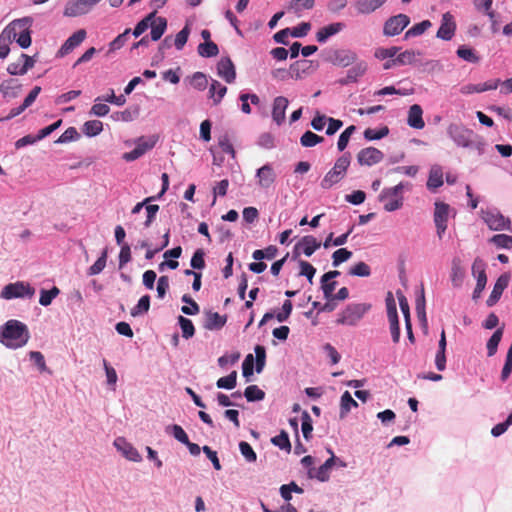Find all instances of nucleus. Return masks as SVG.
<instances>
[{
  "label": "nucleus",
  "mask_w": 512,
  "mask_h": 512,
  "mask_svg": "<svg viewBox=\"0 0 512 512\" xmlns=\"http://www.w3.org/2000/svg\"><path fill=\"white\" fill-rule=\"evenodd\" d=\"M30 332L26 324L19 320H8L0 326V343L10 349H18L27 344Z\"/></svg>",
  "instance_id": "nucleus-1"
},
{
  "label": "nucleus",
  "mask_w": 512,
  "mask_h": 512,
  "mask_svg": "<svg viewBox=\"0 0 512 512\" xmlns=\"http://www.w3.org/2000/svg\"><path fill=\"white\" fill-rule=\"evenodd\" d=\"M32 19L24 17L12 21L4 30L5 36L11 41H16L21 48H28L31 45Z\"/></svg>",
  "instance_id": "nucleus-2"
},
{
  "label": "nucleus",
  "mask_w": 512,
  "mask_h": 512,
  "mask_svg": "<svg viewBox=\"0 0 512 512\" xmlns=\"http://www.w3.org/2000/svg\"><path fill=\"white\" fill-rule=\"evenodd\" d=\"M369 303H351L347 305L340 313L336 323L339 325L356 326L371 310Z\"/></svg>",
  "instance_id": "nucleus-3"
},
{
  "label": "nucleus",
  "mask_w": 512,
  "mask_h": 512,
  "mask_svg": "<svg viewBox=\"0 0 512 512\" xmlns=\"http://www.w3.org/2000/svg\"><path fill=\"white\" fill-rule=\"evenodd\" d=\"M350 163V153H344L336 160L334 166L326 173L321 181V187L323 189H330L332 186L339 183L345 177Z\"/></svg>",
  "instance_id": "nucleus-4"
},
{
  "label": "nucleus",
  "mask_w": 512,
  "mask_h": 512,
  "mask_svg": "<svg viewBox=\"0 0 512 512\" xmlns=\"http://www.w3.org/2000/svg\"><path fill=\"white\" fill-rule=\"evenodd\" d=\"M35 293V289L31 287L28 283L18 281L15 283H10L6 285L1 291V297L4 299H13V298H24L33 297Z\"/></svg>",
  "instance_id": "nucleus-5"
},
{
  "label": "nucleus",
  "mask_w": 512,
  "mask_h": 512,
  "mask_svg": "<svg viewBox=\"0 0 512 512\" xmlns=\"http://www.w3.org/2000/svg\"><path fill=\"white\" fill-rule=\"evenodd\" d=\"M472 274L476 277V286L473 291V299H478L487 283L486 263L479 257L472 264Z\"/></svg>",
  "instance_id": "nucleus-6"
},
{
  "label": "nucleus",
  "mask_w": 512,
  "mask_h": 512,
  "mask_svg": "<svg viewBox=\"0 0 512 512\" xmlns=\"http://www.w3.org/2000/svg\"><path fill=\"white\" fill-rule=\"evenodd\" d=\"M410 23L406 14H398L386 20L383 27V34L388 37L399 35Z\"/></svg>",
  "instance_id": "nucleus-7"
},
{
  "label": "nucleus",
  "mask_w": 512,
  "mask_h": 512,
  "mask_svg": "<svg viewBox=\"0 0 512 512\" xmlns=\"http://www.w3.org/2000/svg\"><path fill=\"white\" fill-rule=\"evenodd\" d=\"M484 222L488 225L491 230L501 231L508 230L512 231L511 221L498 211H486L483 212L482 216Z\"/></svg>",
  "instance_id": "nucleus-8"
},
{
  "label": "nucleus",
  "mask_w": 512,
  "mask_h": 512,
  "mask_svg": "<svg viewBox=\"0 0 512 512\" xmlns=\"http://www.w3.org/2000/svg\"><path fill=\"white\" fill-rule=\"evenodd\" d=\"M434 209V223L438 237L441 239L447 229V223L449 219L450 206L444 202H435Z\"/></svg>",
  "instance_id": "nucleus-9"
},
{
  "label": "nucleus",
  "mask_w": 512,
  "mask_h": 512,
  "mask_svg": "<svg viewBox=\"0 0 512 512\" xmlns=\"http://www.w3.org/2000/svg\"><path fill=\"white\" fill-rule=\"evenodd\" d=\"M100 0H71L65 5L64 15L77 17L88 13Z\"/></svg>",
  "instance_id": "nucleus-10"
},
{
  "label": "nucleus",
  "mask_w": 512,
  "mask_h": 512,
  "mask_svg": "<svg viewBox=\"0 0 512 512\" xmlns=\"http://www.w3.org/2000/svg\"><path fill=\"white\" fill-rule=\"evenodd\" d=\"M448 133L458 146L469 147L473 143V131L462 125L451 124Z\"/></svg>",
  "instance_id": "nucleus-11"
},
{
  "label": "nucleus",
  "mask_w": 512,
  "mask_h": 512,
  "mask_svg": "<svg viewBox=\"0 0 512 512\" xmlns=\"http://www.w3.org/2000/svg\"><path fill=\"white\" fill-rule=\"evenodd\" d=\"M384 158L382 151L375 147L361 149L357 154V161L361 166H372L381 162Z\"/></svg>",
  "instance_id": "nucleus-12"
},
{
  "label": "nucleus",
  "mask_w": 512,
  "mask_h": 512,
  "mask_svg": "<svg viewBox=\"0 0 512 512\" xmlns=\"http://www.w3.org/2000/svg\"><path fill=\"white\" fill-rule=\"evenodd\" d=\"M455 31L456 23L454 17L449 12L444 13L436 36L442 40L449 41L453 38Z\"/></svg>",
  "instance_id": "nucleus-13"
},
{
  "label": "nucleus",
  "mask_w": 512,
  "mask_h": 512,
  "mask_svg": "<svg viewBox=\"0 0 512 512\" xmlns=\"http://www.w3.org/2000/svg\"><path fill=\"white\" fill-rule=\"evenodd\" d=\"M321 243L312 235L304 236L294 247V253L299 255L302 252L310 257L319 247Z\"/></svg>",
  "instance_id": "nucleus-14"
},
{
  "label": "nucleus",
  "mask_w": 512,
  "mask_h": 512,
  "mask_svg": "<svg viewBox=\"0 0 512 512\" xmlns=\"http://www.w3.org/2000/svg\"><path fill=\"white\" fill-rule=\"evenodd\" d=\"M86 38V31L80 29L74 32L61 46L58 51V56L63 57L78 47Z\"/></svg>",
  "instance_id": "nucleus-15"
},
{
  "label": "nucleus",
  "mask_w": 512,
  "mask_h": 512,
  "mask_svg": "<svg viewBox=\"0 0 512 512\" xmlns=\"http://www.w3.org/2000/svg\"><path fill=\"white\" fill-rule=\"evenodd\" d=\"M114 446L120 451L123 456L133 462H140L142 460L141 455L130 443L123 437H118L114 441Z\"/></svg>",
  "instance_id": "nucleus-16"
},
{
  "label": "nucleus",
  "mask_w": 512,
  "mask_h": 512,
  "mask_svg": "<svg viewBox=\"0 0 512 512\" xmlns=\"http://www.w3.org/2000/svg\"><path fill=\"white\" fill-rule=\"evenodd\" d=\"M256 178L258 180V185L261 188H270L276 180V174L272 165L265 164L264 166L259 168L256 172Z\"/></svg>",
  "instance_id": "nucleus-17"
},
{
  "label": "nucleus",
  "mask_w": 512,
  "mask_h": 512,
  "mask_svg": "<svg viewBox=\"0 0 512 512\" xmlns=\"http://www.w3.org/2000/svg\"><path fill=\"white\" fill-rule=\"evenodd\" d=\"M218 75L227 83H233L236 79V71L229 57L221 58L217 64Z\"/></svg>",
  "instance_id": "nucleus-18"
},
{
  "label": "nucleus",
  "mask_w": 512,
  "mask_h": 512,
  "mask_svg": "<svg viewBox=\"0 0 512 512\" xmlns=\"http://www.w3.org/2000/svg\"><path fill=\"white\" fill-rule=\"evenodd\" d=\"M354 65L347 71L346 78L341 80L342 84L357 82L368 70V64L364 60L353 63Z\"/></svg>",
  "instance_id": "nucleus-19"
},
{
  "label": "nucleus",
  "mask_w": 512,
  "mask_h": 512,
  "mask_svg": "<svg viewBox=\"0 0 512 512\" xmlns=\"http://www.w3.org/2000/svg\"><path fill=\"white\" fill-rule=\"evenodd\" d=\"M509 283V276L507 274H502L494 284L493 290L488 297L486 304L489 307L494 306L498 300L500 299L503 291L508 286Z\"/></svg>",
  "instance_id": "nucleus-20"
},
{
  "label": "nucleus",
  "mask_w": 512,
  "mask_h": 512,
  "mask_svg": "<svg viewBox=\"0 0 512 512\" xmlns=\"http://www.w3.org/2000/svg\"><path fill=\"white\" fill-rule=\"evenodd\" d=\"M289 101L286 97L278 96L274 99L272 108V118L277 125H281L285 121V112Z\"/></svg>",
  "instance_id": "nucleus-21"
},
{
  "label": "nucleus",
  "mask_w": 512,
  "mask_h": 512,
  "mask_svg": "<svg viewBox=\"0 0 512 512\" xmlns=\"http://www.w3.org/2000/svg\"><path fill=\"white\" fill-rule=\"evenodd\" d=\"M358 60V56L354 51L351 50H335L332 56V62L335 65L347 67Z\"/></svg>",
  "instance_id": "nucleus-22"
},
{
  "label": "nucleus",
  "mask_w": 512,
  "mask_h": 512,
  "mask_svg": "<svg viewBox=\"0 0 512 512\" xmlns=\"http://www.w3.org/2000/svg\"><path fill=\"white\" fill-rule=\"evenodd\" d=\"M397 297H398L400 309H401L404 319H405V326H406V330H407L408 339L411 342H414L415 338H414V334L412 331V325H411V321H410V308H409L408 300L405 297V295L400 291L397 292Z\"/></svg>",
  "instance_id": "nucleus-23"
},
{
  "label": "nucleus",
  "mask_w": 512,
  "mask_h": 512,
  "mask_svg": "<svg viewBox=\"0 0 512 512\" xmlns=\"http://www.w3.org/2000/svg\"><path fill=\"white\" fill-rule=\"evenodd\" d=\"M407 124L414 129H423L425 122L423 120V110L420 105L410 106L407 117Z\"/></svg>",
  "instance_id": "nucleus-24"
},
{
  "label": "nucleus",
  "mask_w": 512,
  "mask_h": 512,
  "mask_svg": "<svg viewBox=\"0 0 512 512\" xmlns=\"http://www.w3.org/2000/svg\"><path fill=\"white\" fill-rule=\"evenodd\" d=\"M344 27V23L341 22L332 23L327 26H324L321 29H319L318 32L316 33V40L319 43H325L329 37L339 33L344 29Z\"/></svg>",
  "instance_id": "nucleus-25"
},
{
  "label": "nucleus",
  "mask_w": 512,
  "mask_h": 512,
  "mask_svg": "<svg viewBox=\"0 0 512 512\" xmlns=\"http://www.w3.org/2000/svg\"><path fill=\"white\" fill-rule=\"evenodd\" d=\"M387 0H357L355 8L359 14H370L382 7Z\"/></svg>",
  "instance_id": "nucleus-26"
},
{
  "label": "nucleus",
  "mask_w": 512,
  "mask_h": 512,
  "mask_svg": "<svg viewBox=\"0 0 512 512\" xmlns=\"http://www.w3.org/2000/svg\"><path fill=\"white\" fill-rule=\"evenodd\" d=\"M149 27H151V39L153 41H158L166 31L167 20L164 17L155 16L154 19L150 21Z\"/></svg>",
  "instance_id": "nucleus-27"
},
{
  "label": "nucleus",
  "mask_w": 512,
  "mask_h": 512,
  "mask_svg": "<svg viewBox=\"0 0 512 512\" xmlns=\"http://www.w3.org/2000/svg\"><path fill=\"white\" fill-rule=\"evenodd\" d=\"M425 290L423 284L420 287V290L417 294L416 301H415V310L417 317L419 321L426 326L427 325V317H426V311H425Z\"/></svg>",
  "instance_id": "nucleus-28"
},
{
  "label": "nucleus",
  "mask_w": 512,
  "mask_h": 512,
  "mask_svg": "<svg viewBox=\"0 0 512 512\" xmlns=\"http://www.w3.org/2000/svg\"><path fill=\"white\" fill-rule=\"evenodd\" d=\"M21 89V84L16 79H9L0 85V91L4 98H16Z\"/></svg>",
  "instance_id": "nucleus-29"
},
{
  "label": "nucleus",
  "mask_w": 512,
  "mask_h": 512,
  "mask_svg": "<svg viewBox=\"0 0 512 512\" xmlns=\"http://www.w3.org/2000/svg\"><path fill=\"white\" fill-rule=\"evenodd\" d=\"M443 185V171L441 166L433 165L429 171L427 187L430 190H435Z\"/></svg>",
  "instance_id": "nucleus-30"
},
{
  "label": "nucleus",
  "mask_w": 512,
  "mask_h": 512,
  "mask_svg": "<svg viewBox=\"0 0 512 512\" xmlns=\"http://www.w3.org/2000/svg\"><path fill=\"white\" fill-rule=\"evenodd\" d=\"M226 321V316H222L217 312H209L206 316L204 328L208 330L220 329L225 325Z\"/></svg>",
  "instance_id": "nucleus-31"
},
{
  "label": "nucleus",
  "mask_w": 512,
  "mask_h": 512,
  "mask_svg": "<svg viewBox=\"0 0 512 512\" xmlns=\"http://www.w3.org/2000/svg\"><path fill=\"white\" fill-rule=\"evenodd\" d=\"M315 5L314 0H291L288 4V11L300 17L304 10H311Z\"/></svg>",
  "instance_id": "nucleus-32"
},
{
  "label": "nucleus",
  "mask_w": 512,
  "mask_h": 512,
  "mask_svg": "<svg viewBox=\"0 0 512 512\" xmlns=\"http://www.w3.org/2000/svg\"><path fill=\"white\" fill-rule=\"evenodd\" d=\"M465 276V271L463 267L461 266V260L458 258H454L452 260V267H451V281L453 286L459 287L461 286L463 279Z\"/></svg>",
  "instance_id": "nucleus-33"
},
{
  "label": "nucleus",
  "mask_w": 512,
  "mask_h": 512,
  "mask_svg": "<svg viewBox=\"0 0 512 512\" xmlns=\"http://www.w3.org/2000/svg\"><path fill=\"white\" fill-rule=\"evenodd\" d=\"M227 92V87L222 85L217 80H213L210 84L209 94L210 97L213 98V102L215 105L219 104L222 98L225 96Z\"/></svg>",
  "instance_id": "nucleus-34"
},
{
  "label": "nucleus",
  "mask_w": 512,
  "mask_h": 512,
  "mask_svg": "<svg viewBox=\"0 0 512 512\" xmlns=\"http://www.w3.org/2000/svg\"><path fill=\"white\" fill-rule=\"evenodd\" d=\"M352 407H358V403L353 399L348 391H345L342 394L340 401V417L344 418L350 412Z\"/></svg>",
  "instance_id": "nucleus-35"
},
{
  "label": "nucleus",
  "mask_w": 512,
  "mask_h": 512,
  "mask_svg": "<svg viewBox=\"0 0 512 512\" xmlns=\"http://www.w3.org/2000/svg\"><path fill=\"white\" fill-rule=\"evenodd\" d=\"M503 336V328L497 329L492 336L487 341L486 347H487V355L489 357H492L496 354L498 345L502 339Z\"/></svg>",
  "instance_id": "nucleus-36"
},
{
  "label": "nucleus",
  "mask_w": 512,
  "mask_h": 512,
  "mask_svg": "<svg viewBox=\"0 0 512 512\" xmlns=\"http://www.w3.org/2000/svg\"><path fill=\"white\" fill-rule=\"evenodd\" d=\"M457 56L469 63H478L480 57L476 54L475 50L467 47L466 45H461L458 47Z\"/></svg>",
  "instance_id": "nucleus-37"
},
{
  "label": "nucleus",
  "mask_w": 512,
  "mask_h": 512,
  "mask_svg": "<svg viewBox=\"0 0 512 512\" xmlns=\"http://www.w3.org/2000/svg\"><path fill=\"white\" fill-rule=\"evenodd\" d=\"M83 133L89 137L100 134L103 130V123L99 120H90L84 123Z\"/></svg>",
  "instance_id": "nucleus-38"
},
{
  "label": "nucleus",
  "mask_w": 512,
  "mask_h": 512,
  "mask_svg": "<svg viewBox=\"0 0 512 512\" xmlns=\"http://www.w3.org/2000/svg\"><path fill=\"white\" fill-rule=\"evenodd\" d=\"M431 26H432V23L429 20H424L420 23H417L406 31L405 38L408 39L411 37L420 36Z\"/></svg>",
  "instance_id": "nucleus-39"
},
{
  "label": "nucleus",
  "mask_w": 512,
  "mask_h": 512,
  "mask_svg": "<svg viewBox=\"0 0 512 512\" xmlns=\"http://www.w3.org/2000/svg\"><path fill=\"white\" fill-rule=\"evenodd\" d=\"M198 53L202 57H214L219 53L218 46L212 42H203L198 45Z\"/></svg>",
  "instance_id": "nucleus-40"
},
{
  "label": "nucleus",
  "mask_w": 512,
  "mask_h": 512,
  "mask_svg": "<svg viewBox=\"0 0 512 512\" xmlns=\"http://www.w3.org/2000/svg\"><path fill=\"white\" fill-rule=\"evenodd\" d=\"M324 141L322 136H319L312 131H306L300 138V143L304 147H313Z\"/></svg>",
  "instance_id": "nucleus-41"
},
{
  "label": "nucleus",
  "mask_w": 512,
  "mask_h": 512,
  "mask_svg": "<svg viewBox=\"0 0 512 512\" xmlns=\"http://www.w3.org/2000/svg\"><path fill=\"white\" fill-rule=\"evenodd\" d=\"M237 384V372L232 371L229 375L221 377L217 380L216 385L221 389H233Z\"/></svg>",
  "instance_id": "nucleus-42"
},
{
  "label": "nucleus",
  "mask_w": 512,
  "mask_h": 512,
  "mask_svg": "<svg viewBox=\"0 0 512 512\" xmlns=\"http://www.w3.org/2000/svg\"><path fill=\"white\" fill-rule=\"evenodd\" d=\"M403 189H404V184L402 182H400L399 184H397L394 187L385 188L380 193L379 200L380 201H386L388 198H391V197H403L401 195Z\"/></svg>",
  "instance_id": "nucleus-43"
},
{
  "label": "nucleus",
  "mask_w": 512,
  "mask_h": 512,
  "mask_svg": "<svg viewBox=\"0 0 512 512\" xmlns=\"http://www.w3.org/2000/svg\"><path fill=\"white\" fill-rule=\"evenodd\" d=\"M244 396L246 397L247 401L253 402L263 400L265 393L263 390L258 388V386L250 385L245 389Z\"/></svg>",
  "instance_id": "nucleus-44"
},
{
  "label": "nucleus",
  "mask_w": 512,
  "mask_h": 512,
  "mask_svg": "<svg viewBox=\"0 0 512 512\" xmlns=\"http://www.w3.org/2000/svg\"><path fill=\"white\" fill-rule=\"evenodd\" d=\"M178 323L182 330V336L185 339L191 338L195 333V328L192 321L184 316L178 317Z\"/></svg>",
  "instance_id": "nucleus-45"
},
{
  "label": "nucleus",
  "mask_w": 512,
  "mask_h": 512,
  "mask_svg": "<svg viewBox=\"0 0 512 512\" xmlns=\"http://www.w3.org/2000/svg\"><path fill=\"white\" fill-rule=\"evenodd\" d=\"M420 54V52L414 50H406L397 55L396 62L398 66L413 64L416 61V56H420Z\"/></svg>",
  "instance_id": "nucleus-46"
},
{
  "label": "nucleus",
  "mask_w": 512,
  "mask_h": 512,
  "mask_svg": "<svg viewBox=\"0 0 512 512\" xmlns=\"http://www.w3.org/2000/svg\"><path fill=\"white\" fill-rule=\"evenodd\" d=\"M400 48L396 46H392L389 48L379 47L375 49L374 57L379 60L391 59L397 55Z\"/></svg>",
  "instance_id": "nucleus-47"
},
{
  "label": "nucleus",
  "mask_w": 512,
  "mask_h": 512,
  "mask_svg": "<svg viewBox=\"0 0 512 512\" xmlns=\"http://www.w3.org/2000/svg\"><path fill=\"white\" fill-rule=\"evenodd\" d=\"M496 88H497L496 82L493 84H488V83H483V84H478V85L469 84L462 88V92L465 94L480 93V92H484L486 90H493Z\"/></svg>",
  "instance_id": "nucleus-48"
},
{
  "label": "nucleus",
  "mask_w": 512,
  "mask_h": 512,
  "mask_svg": "<svg viewBox=\"0 0 512 512\" xmlns=\"http://www.w3.org/2000/svg\"><path fill=\"white\" fill-rule=\"evenodd\" d=\"M349 275L358 277H368L371 275V268L365 262H358L350 268Z\"/></svg>",
  "instance_id": "nucleus-49"
},
{
  "label": "nucleus",
  "mask_w": 512,
  "mask_h": 512,
  "mask_svg": "<svg viewBox=\"0 0 512 512\" xmlns=\"http://www.w3.org/2000/svg\"><path fill=\"white\" fill-rule=\"evenodd\" d=\"M271 442L280 449L286 450L288 452L291 450L289 436L284 430H282L279 435L273 437Z\"/></svg>",
  "instance_id": "nucleus-50"
},
{
  "label": "nucleus",
  "mask_w": 512,
  "mask_h": 512,
  "mask_svg": "<svg viewBox=\"0 0 512 512\" xmlns=\"http://www.w3.org/2000/svg\"><path fill=\"white\" fill-rule=\"evenodd\" d=\"M166 432L171 433L174 436V438L181 442L182 444L188 443L189 438L184 429L180 425H169L166 427Z\"/></svg>",
  "instance_id": "nucleus-51"
},
{
  "label": "nucleus",
  "mask_w": 512,
  "mask_h": 512,
  "mask_svg": "<svg viewBox=\"0 0 512 512\" xmlns=\"http://www.w3.org/2000/svg\"><path fill=\"white\" fill-rule=\"evenodd\" d=\"M490 242L496 245L498 248L510 249L512 248V236L507 234L494 235Z\"/></svg>",
  "instance_id": "nucleus-52"
},
{
  "label": "nucleus",
  "mask_w": 512,
  "mask_h": 512,
  "mask_svg": "<svg viewBox=\"0 0 512 512\" xmlns=\"http://www.w3.org/2000/svg\"><path fill=\"white\" fill-rule=\"evenodd\" d=\"M388 134H389V128L387 126H383L379 130L367 128L364 131V137H365V139H367L369 141L382 139L383 137L387 136Z\"/></svg>",
  "instance_id": "nucleus-53"
},
{
  "label": "nucleus",
  "mask_w": 512,
  "mask_h": 512,
  "mask_svg": "<svg viewBox=\"0 0 512 512\" xmlns=\"http://www.w3.org/2000/svg\"><path fill=\"white\" fill-rule=\"evenodd\" d=\"M107 250L104 249L101 256L95 261V263L89 268L88 274L89 275H97L101 273L105 266L107 261Z\"/></svg>",
  "instance_id": "nucleus-54"
},
{
  "label": "nucleus",
  "mask_w": 512,
  "mask_h": 512,
  "mask_svg": "<svg viewBox=\"0 0 512 512\" xmlns=\"http://www.w3.org/2000/svg\"><path fill=\"white\" fill-rule=\"evenodd\" d=\"M355 130H356V127L354 125H351V126H348L340 134L338 143H337V147H338L339 151H343L347 147L349 140H350L351 136L353 135V133L355 132Z\"/></svg>",
  "instance_id": "nucleus-55"
},
{
  "label": "nucleus",
  "mask_w": 512,
  "mask_h": 512,
  "mask_svg": "<svg viewBox=\"0 0 512 512\" xmlns=\"http://www.w3.org/2000/svg\"><path fill=\"white\" fill-rule=\"evenodd\" d=\"M182 301L188 306H182L181 311L186 315H195L199 313V305L187 294L182 296Z\"/></svg>",
  "instance_id": "nucleus-56"
},
{
  "label": "nucleus",
  "mask_w": 512,
  "mask_h": 512,
  "mask_svg": "<svg viewBox=\"0 0 512 512\" xmlns=\"http://www.w3.org/2000/svg\"><path fill=\"white\" fill-rule=\"evenodd\" d=\"M149 308L150 296L144 295L139 299L138 304L131 310V315L135 317L140 314L146 313L148 312Z\"/></svg>",
  "instance_id": "nucleus-57"
},
{
  "label": "nucleus",
  "mask_w": 512,
  "mask_h": 512,
  "mask_svg": "<svg viewBox=\"0 0 512 512\" xmlns=\"http://www.w3.org/2000/svg\"><path fill=\"white\" fill-rule=\"evenodd\" d=\"M255 351V362H256V372L260 373L262 372L264 366H265V360H266V349L264 346L257 345L254 349Z\"/></svg>",
  "instance_id": "nucleus-58"
},
{
  "label": "nucleus",
  "mask_w": 512,
  "mask_h": 512,
  "mask_svg": "<svg viewBox=\"0 0 512 512\" xmlns=\"http://www.w3.org/2000/svg\"><path fill=\"white\" fill-rule=\"evenodd\" d=\"M59 292V289L55 286L50 290H41L39 303L42 306L50 305L53 299L59 294Z\"/></svg>",
  "instance_id": "nucleus-59"
},
{
  "label": "nucleus",
  "mask_w": 512,
  "mask_h": 512,
  "mask_svg": "<svg viewBox=\"0 0 512 512\" xmlns=\"http://www.w3.org/2000/svg\"><path fill=\"white\" fill-rule=\"evenodd\" d=\"M154 17L155 11L149 13L145 18L138 22L133 30V35L135 37H139L141 34H143L148 29L150 21L154 19Z\"/></svg>",
  "instance_id": "nucleus-60"
},
{
  "label": "nucleus",
  "mask_w": 512,
  "mask_h": 512,
  "mask_svg": "<svg viewBox=\"0 0 512 512\" xmlns=\"http://www.w3.org/2000/svg\"><path fill=\"white\" fill-rule=\"evenodd\" d=\"M352 256V252L347 250L346 248H340L338 250H336L333 255H332V259H333V266L337 267L339 266L341 263L349 260Z\"/></svg>",
  "instance_id": "nucleus-61"
},
{
  "label": "nucleus",
  "mask_w": 512,
  "mask_h": 512,
  "mask_svg": "<svg viewBox=\"0 0 512 512\" xmlns=\"http://www.w3.org/2000/svg\"><path fill=\"white\" fill-rule=\"evenodd\" d=\"M190 34V28L188 25H185L184 28L176 34L174 45L177 50H182L185 44L187 43L188 37Z\"/></svg>",
  "instance_id": "nucleus-62"
},
{
  "label": "nucleus",
  "mask_w": 512,
  "mask_h": 512,
  "mask_svg": "<svg viewBox=\"0 0 512 512\" xmlns=\"http://www.w3.org/2000/svg\"><path fill=\"white\" fill-rule=\"evenodd\" d=\"M79 138L80 134L78 133L77 129L75 127H69L56 140V143H68L71 141L78 140Z\"/></svg>",
  "instance_id": "nucleus-63"
},
{
  "label": "nucleus",
  "mask_w": 512,
  "mask_h": 512,
  "mask_svg": "<svg viewBox=\"0 0 512 512\" xmlns=\"http://www.w3.org/2000/svg\"><path fill=\"white\" fill-rule=\"evenodd\" d=\"M239 449H240V452L243 455V457L248 462H255L256 461L257 455H256L255 451L253 450V448L251 447V445L248 442L241 441L239 443Z\"/></svg>",
  "instance_id": "nucleus-64"
}]
</instances>
